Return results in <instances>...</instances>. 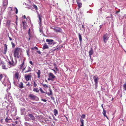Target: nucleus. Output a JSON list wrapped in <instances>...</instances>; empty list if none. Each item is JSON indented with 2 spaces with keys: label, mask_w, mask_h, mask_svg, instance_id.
<instances>
[{
  "label": "nucleus",
  "mask_w": 126,
  "mask_h": 126,
  "mask_svg": "<svg viewBox=\"0 0 126 126\" xmlns=\"http://www.w3.org/2000/svg\"><path fill=\"white\" fill-rule=\"evenodd\" d=\"M1 64H2V65H4V63L2 61H1Z\"/></svg>",
  "instance_id": "obj_49"
},
{
  "label": "nucleus",
  "mask_w": 126,
  "mask_h": 126,
  "mask_svg": "<svg viewBox=\"0 0 126 126\" xmlns=\"http://www.w3.org/2000/svg\"><path fill=\"white\" fill-rule=\"evenodd\" d=\"M42 100L44 102H46L47 101L46 100V99H42Z\"/></svg>",
  "instance_id": "obj_45"
},
{
  "label": "nucleus",
  "mask_w": 126,
  "mask_h": 126,
  "mask_svg": "<svg viewBox=\"0 0 126 126\" xmlns=\"http://www.w3.org/2000/svg\"><path fill=\"white\" fill-rule=\"evenodd\" d=\"M49 91H50L49 93H47V92L46 93V94H47L48 96H50V95H52V93L51 90L50 89Z\"/></svg>",
  "instance_id": "obj_21"
},
{
  "label": "nucleus",
  "mask_w": 126,
  "mask_h": 126,
  "mask_svg": "<svg viewBox=\"0 0 126 126\" xmlns=\"http://www.w3.org/2000/svg\"><path fill=\"white\" fill-rule=\"evenodd\" d=\"M31 71L32 69L30 68V67H28V70L26 71L25 72V73H27Z\"/></svg>",
  "instance_id": "obj_24"
},
{
  "label": "nucleus",
  "mask_w": 126,
  "mask_h": 126,
  "mask_svg": "<svg viewBox=\"0 0 126 126\" xmlns=\"http://www.w3.org/2000/svg\"><path fill=\"white\" fill-rule=\"evenodd\" d=\"M38 18H39L40 21V23L41 22V18L40 17V15L38 14Z\"/></svg>",
  "instance_id": "obj_37"
},
{
  "label": "nucleus",
  "mask_w": 126,
  "mask_h": 126,
  "mask_svg": "<svg viewBox=\"0 0 126 126\" xmlns=\"http://www.w3.org/2000/svg\"><path fill=\"white\" fill-rule=\"evenodd\" d=\"M33 7L35 8L36 10H37V6H36L34 4H33Z\"/></svg>",
  "instance_id": "obj_38"
},
{
  "label": "nucleus",
  "mask_w": 126,
  "mask_h": 126,
  "mask_svg": "<svg viewBox=\"0 0 126 126\" xmlns=\"http://www.w3.org/2000/svg\"><path fill=\"white\" fill-rule=\"evenodd\" d=\"M54 113L55 115L56 116L58 114V111L56 109H54Z\"/></svg>",
  "instance_id": "obj_22"
},
{
  "label": "nucleus",
  "mask_w": 126,
  "mask_h": 126,
  "mask_svg": "<svg viewBox=\"0 0 126 126\" xmlns=\"http://www.w3.org/2000/svg\"><path fill=\"white\" fill-rule=\"evenodd\" d=\"M14 10H16V14H17L18 13V9L16 7L14 8Z\"/></svg>",
  "instance_id": "obj_30"
},
{
  "label": "nucleus",
  "mask_w": 126,
  "mask_h": 126,
  "mask_svg": "<svg viewBox=\"0 0 126 126\" xmlns=\"http://www.w3.org/2000/svg\"><path fill=\"white\" fill-rule=\"evenodd\" d=\"M55 78V76H54L52 73L51 72L49 73V74L48 78L47 79L48 80L53 81V79Z\"/></svg>",
  "instance_id": "obj_2"
},
{
  "label": "nucleus",
  "mask_w": 126,
  "mask_h": 126,
  "mask_svg": "<svg viewBox=\"0 0 126 126\" xmlns=\"http://www.w3.org/2000/svg\"><path fill=\"white\" fill-rule=\"evenodd\" d=\"M22 23L23 29L24 30H25L26 29V28L27 27V23L25 22L22 21Z\"/></svg>",
  "instance_id": "obj_11"
},
{
  "label": "nucleus",
  "mask_w": 126,
  "mask_h": 126,
  "mask_svg": "<svg viewBox=\"0 0 126 126\" xmlns=\"http://www.w3.org/2000/svg\"><path fill=\"white\" fill-rule=\"evenodd\" d=\"M9 40L10 41L12 40V38L10 37H9Z\"/></svg>",
  "instance_id": "obj_52"
},
{
  "label": "nucleus",
  "mask_w": 126,
  "mask_h": 126,
  "mask_svg": "<svg viewBox=\"0 0 126 126\" xmlns=\"http://www.w3.org/2000/svg\"><path fill=\"white\" fill-rule=\"evenodd\" d=\"M2 69H4L5 70H7V68L6 66L4 64L2 65Z\"/></svg>",
  "instance_id": "obj_25"
},
{
  "label": "nucleus",
  "mask_w": 126,
  "mask_h": 126,
  "mask_svg": "<svg viewBox=\"0 0 126 126\" xmlns=\"http://www.w3.org/2000/svg\"><path fill=\"white\" fill-rule=\"evenodd\" d=\"M31 73H30L28 75L25 76V79L26 81H28L31 79Z\"/></svg>",
  "instance_id": "obj_7"
},
{
  "label": "nucleus",
  "mask_w": 126,
  "mask_h": 126,
  "mask_svg": "<svg viewBox=\"0 0 126 126\" xmlns=\"http://www.w3.org/2000/svg\"><path fill=\"white\" fill-rule=\"evenodd\" d=\"M2 74L0 75V80H1L2 78Z\"/></svg>",
  "instance_id": "obj_43"
},
{
  "label": "nucleus",
  "mask_w": 126,
  "mask_h": 126,
  "mask_svg": "<svg viewBox=\"0 0 126 126\" xmlns=\"http://www.w3.org/2000/svg\"><path fill=\"white\" fill-rule=\"evenodd\" d=\"M26 85L28 86H30L31 85V84L29 82H28V83L26 84Z\"/></svg>",
  "instance_id": "obj_42"
},
{
  "label": "nucleus",
  "mask_w": 126,
  "mask_h": 126,
  "mask_svg": "<svg viewBox=\"0 0 126 126\" xmlns=\"http://www.w3.org/2000/svg\"><path fill=\"white\" fill-rule=\"evenodd\" d=\"M103 25H100V26H99V27H100V29L101 28L102 26Z\"/></svg>",
  "instance_id": "obj_54"
},
{
  "label": "nucleus",
  "mask_w": 126,
  "mask_h": 126,
  "mask_svg": "<svg viewBox=\"0 0 126 126\" xmlns=\"http://www.w3.org/2000/svg\"><path fill=\"white\" fill-rule=\"evenodd\" d=\"M52 70H53V71H54V73H55V74H56V73H57V72H56V71H55V70L54 69H52Z\"/></svg>",
  "instance_id": "obj_44"
},
{
  "label": "nucleus",
  "mask_w": 126,
  "mask_h": 126,
  "mask_svg": "<svg viewBox=\"0 0 126 126\" xmlns=\"http://www.w3.org/2000/svg\"><path fill=\"white\" fill-rule=\"evenodd\" d=\"M15 123H16V124H17V122L16 121H15Z\"/></svg>",
  "instance_id": "obj_55"
},
{
  "label": "nucleus",
  "mask_w": 126,
  "mask_h": 126,
  "mask_svg": "<svg viewBox=\"0 0 126 126\" xmlns=\"http://www.w3.org/2000/svg\"><path fill=\"white\" fill-rule=\"evenodd\" d=\"M11 44H12V47L13 48L15 46V45L14 43L13 42H12Z\"/></svg>",
  "instance_id": "obj_40"
},
{
  "label": "nucleus",
  "mask_w": 126,
  "mask_h": 126,
  "mask_svg": "<svg viewBox=\"0 0 126 126\" xmlns=\"http://www.w3.org/2000/svg\"><path fill=\"white\" fill-rule=\"evenodd\" d=\"M37 73L38 75L37 78H39L40 77V74H41L40 71V70H39L37 72Z\"/></svg>",
  "instance_id": "obj_19"
},
{
  "label": "nucleus",
  "mask_w": 126,
  "mask_h": 126,
  "mask_svg": "<svg viewBox=\"0 0 126 126\" xmlns=\"http://www.w3.org/2000/svg\"><path fill=\"white\" fill-rule=\"evenodd\" d=\"M37 52L39 54H40L41 53V52H40V51L39 50H38L37 51Z\"/></svg>",
  "instance_id": "obj_50"
},
{
  "label": "nucleus",
  "mask_w": 126,
  "mask_h": 126,
  "mask_svg": "<svg viewBox=\"0 0 126 126\" xmlns=\"http://www.w3.org/2000/svg\"><path fill=\"white\" fill-rule=\"evenodd\" d=\"M29 97L32 100L37 101L39 99V98L38 97L32 94H30L29 95Z\"/></svg>",
  "instance_id": "obj_5"
},
{
  "label": "nucleus",
  "mask_w": 126,
  "mask_h": 126,
  "mask_svg": "<svg viewBox=\"0 0 126 126\" xmlns=\"http://www.w3.org/2000/svg\"><path fill=\"white\" fill-rule=\"evenodd\" d=\"M89 55L90 58H91V56L94 53L93 49L92 48H91L90 50H89Z\"/></svg>",
  "instance_id": "obj_8"
},
{
  "label": "nucleus",
  "mask_w": 126,
  "mask_h": 126,
  "mask_svg": "<svg viewBox=\"0 0 126 126\" xmlns=\"http://www.w3.org/2000/svg\"><path fill=\"white\" fill-rule=\"evenodd\" d=\"M101 107H102V108H103V109H104V108H103V104H102V105H101Z\"/></svg>",
  "instance_id": "obj_56"
},
{
  "label": "nucleus",
  "mask_w": 126,
  "mask_h": 126,
  "mask_svg": "<svg viewBox=\"0 0 126 126\" xmlns=\"http://www.w3.org/2000/svg\"><path fill=\"white\" fill-rule=\"evenodd\" d=\"M30 63L31 64V65H33V63H32V61H30Z\"/></svg>",
  "instance_id": "obj_47"
},
{
  "label": "nucleus",
  "mask_w": 126,
  "mask_h": 126,
  "mask_svg": "<svg viewBox=\"0 0 126 126\" xmlns=\"http://www.w3.org/2000/svg\"><path fill=\"white\" fill-rule=\"evenodd\" d=\"M57 48H56L54 50H53V51H55V50H56V49H57Z\"/></svg>",
  "instance_id": "obj_60"
},
{
  "label": "nucleus",
  "mask_w": 126,
  "mask_h": 126,
  "mask_svg": "<svg viewBox=\"0 0 126 126\" xmlns=\"http://www.w3.org/2000/svg\"><path fill=\"white\" fill-rule=\"evenodd\" d=\"M8 63L10 65H12V66H14L15 64L14 63V62L13 60L12 59L11 61H9L8 62Z\"/></svg>",
  "instance_id": "obj_16"
},
{
  "label": "nucleus",
  "mask_w": 126,
  "mask_h": 126,
  "mask_svg": "<svg viewBox=\"0 0 126 126\" xmlns=\"http://www.w3.org/2000/svg\"><path fill=\"white\" fill-rule=\"evenodd\" d=\"M11 120V118H8V117H7L6 118V119H5V121L7 122H8V121L9 120Z\"/></svg>",
  "instance_id": "obj_32"
},
{
  "label": "nucleus",
  "mask_w": 126,
  "mask_h": 126,
  "mask_svg": "<svg viewBox=\"0 0 126 126\" xmlns=\"http://www.w3.org/2000/svg\"><path fill=\"white\" fill-rule=\"evenodd\" d=\"M33 86L34 87H36L37 86V84L34 81H33Z\"/></svg>",
  "instance_id": "obj_39"
},
{
  "label": "nucleus",
  "mask_w": 126,
  "mask_h": 126,
  "mask_svg": "<svg viewBox=\"0 0 126 126\" xmlns=\"http://www.w3.org/2000/svg\"><path fill=\"white\" fill-rule=\"evenodd\" d=\"M21 50V48L19 47L16 48L14 50V56L15 57H17L19 58V51Z\"/></svg>",
  "instance_id": "obj_1"
},
{
  "label": "nucleus",
  "mask_w": 126,
  "mask_h": 126,
  "mask_svg": "<svg viewBox=\"0 0 126 126\" xmlns=\"http://www.w3.org/2000/svg\"><path fill=\"white\" fill-rule=\"evenodd\" d=\"M24 61H25L24 60H23V61H22V64H23V65H24Z\"/></svg>",
  "instance_id": "obj_48"
},
{
  "label": "nucleus",
  "mask_w": 126,
  "mask_h": 126,
  "mask_svg": "<svg viewBox=\"0 0 126 126\" xmlns=\"http://www.w3.org/2000/svg\"><path fill=\"white\" fill-rule=\"evenodd\" d=\"M93 79L95 82V86L97 87V86L98 81V80L99 78L96 75H95Z\"/></svg>",
  "instance_id": "obj_6"
},
{
  "label": "nucleus",
  "mask_w": 126,
  "mask_h": 126,
  "mask_svg": "<svg viewBox=\"0 0 126 126\" xmlns=\"http://www.w3.org/2000/svg\"><path fill=\"white\" fill-rule=\"evenodd\" d=\"M31 49L32 50H34L35 49H36L37 50H38V48L36 47H32L31 48Z\"/></svg>",
  "instance_id": "obj_33"
},
{
  "label": "nucleus",
  "mask_w": 126,
  "mask_h": 126,
  "mask_svg": "<svg viewBox=\"0 0 126 126\" xmlns=\"http://www.w3.org/2000/svg\"><path fill=\"white\" fill-rule=\"evenodd\" d=\"M106 111L104 110V109H103V114L104 116H106Z\"/></svg>",
  "instance_id": "obj_27"
},
{
  "label": "nucleus",
  "mask_w": 126,
  "mask_h": 126,
  "mask_svg": "<svg viewBox=\"0 0 126 126\" xmlns=\"http://www.w3.org/2000/svg\"><path fill=\"white\" fill-rule=\"evenodd\" d=\"M28 116L30 117V119L31 120H34L35 119V118L34 116L32 114H29L28 113Z\"/></svg>",
  "instance_id": "obj_9"
},
{
  "label": "nucleus",
  "mask_w": 126,
  "mask_h": 126,
  "mask_svg": "<svg viewBox=\"0 0 126 126\" xmlns=\"http://www.w3.org/2000/svg\"><path fill=\"white\" fill-rule=\"evenodd\" d=\"M81 117L84 119L85 117V115L84 114H82L81 116Z\"/></svg>",
  "instance_id": "obj_41"
},
{
  "label": "nucleus",
  "mask_w": 126,
  "mask_h": 126,
  "mask_svg": "<svg viewBox=\"0 0 126 126\" xmlns=\"http://www.w3.org/2000/svg\"><path fill=\"white\" fill-rule=\"evenodd\" d=\"M48 47L47 45L46 44V43L44 44L43 45V49H48Z\"/></svg>",
  "instance_id": "obj_13"
},
{
  "label": "nucleus",
  "mask_w": 126,
  "mask_h": 126,
  "mask_svg": "<svg viewBox=\"0 0 126 126\" xmlns=\"http://www.w3.org/2000/svg\"><path fill=\"white\" fill-rule=\"evenodd\" d=\"M123 87H124V89L126 90V83H125L123 85Z\"/></svg>",
  "instance_id": "obj_35"
},
{
  "label": "nucleus",
  "mask_w": 126,
  "mask_h": 126,
  "mask_svg": "<svg viewBox=\"0 0 126 126\" xmlns=\"http://www.w3.org/2000/svg\"><path fill=\"white\" fill-rule=\"evenodd\" d=\"M23 3L24 5L25 4V5H26V7L28 8L29 9H30V6H29L28 5V4H27L26 3H25L24 2Z\"/></svg>",
  "instance_id": "obj_29"
},
{
  "label": "nucleus",
  "mask_w": 126,
  "mask_h": 126,
  "mask_svg": "<svg viewBox=\"0 0 126 126\" xmlns=\"http://www.w3.org/2000/svg\"><path fill=\"white\" fill-rule=\"evenodd\" d=\"M29 51V50H28L27 51V53H28Z\"/></svg>",
  "instance_id": "obj_59"
},
{
  "label": "nucleus",
  "mask_w": 126,
  "mask_h": 126,
  "mask_svg": "<svg viewBox=\"0 0 126 126\" xmlns=\"http://www.w3.org/2000/svg\"><path fill=\"white\" fill-rule=\"evenodd\" d=\"M77 3L78 5L79 8L81 7L82 4L80 1L78 0L77 1Z\"/></svg>",
  "instance_id": "obj_14"
},
{
  "label": "nucleus",
  "mask_w": 126,
  "mask_h": 126,
  "mask_svg": "<svg viewBox=\"0 0 126 126\" xmlns=\"http://www.w3.org/2000/svg\"><path fill=\"white\" fill-rule=\"evenodd\" d=\"M40 91H41V93H45V92H44L43 90L41 88H40Z\"/></svg>",
  "instance_id": "obj_36"
},
{
  "label": "nucleus",
  "mask_w": 126,
  "mask_h": 126,
  "mask_svg": "<svg viewBox=\"0 0 126 126\" xmlns=\"http://www.w3.org/2000/svg\"><path fill=\"white\" fill-rule=\"evenodd\" d=\"M23 64H21L20 65V69H22V67H23Z\"/></svg>",
  "instance_id": "obj_46"
},
{
  "label": "nucleus",
  "mask_w": 126,
  "mask_h": 126,
  "mask_svg": "<svg viewBox=\"0 0 126 126\" xmlns=\"http://www.w3.org/2000/svg\"><path fill=\"white\" fill-rule=\"evenodd\" d=\"M46 41L48 42V44L50 45L51 46H53L56 43V42L54 41L52 39H46Z\"/></svg>",
  "instance_id": "obj_4"
},
{
  "label": "nucleus",
  "mask_w": 126,
  "mask_h": 126,
  "mask_svg": "<svg viewBox=\"0 0 126 126\" xmlns=\"http://www.w3.org/2000/svg\"><path fill=\"white\" fill-rule=\"evenodd\" d=\"M79 37V41L80 42H81L82 40V37L80 33H78Z\"/></svg>",
  "instance_id": "obj_18"
},
{
  "label": "nucleus",
  "mask_w": 126,
  "mask_h": 126,
  "mask_svg": "<svg viewBox=\"0 0 126 126\" xmlns=\"http://www.w3.org/2000/svg\"><path fill=\"white\" fill-rule=\"evenodd\" d=\"M80 121L81 124H84V120L82 119H80Z\"/></svg>",
  "instance_id": "obj_34"
},
{
  "label": "nucleus",
  "mask_w": 126,
  "mask_h": 126,
  "mask_svg": "<svg viewBox=\"0 0 126 126\" xmlns=\"http://www.w3.org/2000/svg\"><path fill=\"white\" fill-rule=\"evenodd\" d=\"M54 120H55V121H57V119H55V118Z\"/></svg>",
  "instance_id": "obj_63"
},
{
  "label": "nucleus",
  "mask_w": 126,
  "mask_h": 126,
  "mask_svg": "<svg viewBox=\"0 0 126 126\" xmlns=\"http://www.w3.org/2000/svg\"><path fill=\"white\" fill-rule=\"evenodd\" d=\"M54 29L56 32H60L62 31L61 29L59 27H56Z\"/></svg>",
  "instance_id": "obj_12"
},
{
  "label": "nucleus",
  "mask_w": 126,
  "mask_h": 126,
  "mask_svg": "<svg viewBox=\"0 0 126 126\" xmlns=\"http://www.w3.org/2000/svg\"><path fill=\"white\" fill-rule=\"evenodd\" d=\"M82 27L83 28H84V26L83 25H82Z\"/></svg>",
  "instance_id": "obj_57"
},
{
  "label": "nucleus",
  "mask_w": 126,
  "mask_h": 126,
  "mask_svg": "<svg viewBox=\"0 0 126 126\" xmlns=\"http://www.w3.org/2000/svg\"><path fill=\"white\" fill-rule=\"evenodd\" d=\"M11 21L10 20H8L7 22V24L8 26H9L10 24Z\"/></svg>",
  "instance_id": "obj_26"
},
{
  "label": "nucleus",
  "mask_w": 126,
  "mask_h": 126,
  "mask_svg": "<svg viewBox=\"0 0 126 126\" xmlns=\"http://www.w3.org/2000/svg\"><path fill=\"white\" fill-rule=\"evenodd\" d=\"M84 124H81V125L80 126H83Z\"/></svg>",
  "instance_id": "obj_61"
},
{
  "label": "nucleus",
  "mask_w": 126,
  "mask_h": 126,
  "mask_svg": "<svg viewBox=\"0 0 126 126\" xmlns=\"http://www.w3.org/2000/svg\"><path fill=\"white\" fill-rule=\"evenodd\" d=\"M30 29H29V30L28 33V34L29 35V36L30 37L28 38V41H29L30 40V37H31V35H30Z\"/></svg>",
  "instance_id": "obj_31"
},
{
  "label": "nucleus",
  "mask_w": 126,
  "mask_h": 126,
  "mask_svg": "<svg viewBox=\"0 0 126 126\" xmlns=\"http://www.w3.org/2000/svg\"><path fill=\"white\" fill-rule=\"evenodd\" d=\"M19 87L21 88H22L24 87L23 83L21 82L19 84Z\"/></svg>",
  "instance_id": "obj_20"
},
{
  "label": "nucleus",
  "mask_w": 126,
  "mask_h": 126,
  "mask_svg": "<svg viewBox=\"0 0 126 126\" xmlns=\"http://www.w3.org/2000/svg\"><path fill=\"white\" fill-rule=\"evenodd\" d=\"M51 99H52V100L53 101H54V97H51Z\"/></svg>",
  "instance_id": "obj_51"
},
{
  "label": "nucleus",
  "mask_w": 126,
  "mask_h": 126,
  "mask_svg": "<svg viewBox=\"0 0 126 126\" xmlns=\"http://www.w3.org/2000/svg\"><path fill=\"white\" fill-rule=\"evenodd\" d=\"M105 117H106L108 119V117L106 116H105Z\"/></svg>",
  "instance_id": "obj_62"
},
{
  "label": "nucleus",
  "mask_w": 126,
  "mask_h": 126,
  "mask_svg": "<svg viewBox=\"0 0 126 126\" xmlns=\"http://www.w3.org/2000/svg\"><path fill=\"white\" fill-rule=\"evenodd\" d=\"M8 2L7 0H4L3 2V5L6 6L8 4Z\"/></svg>",
  "instance_id": "obj_15"
},
{
  "label": "nucleus",
  "mask_w": 126,
  "mask_h": 126,
  "mask_svg": "<svg viewBox=\"0 0 126 126\" xmlns=\"http://www.w3.org/2000/svg\"><path fill=\"white\" fill-rule=\"evenodd\" d=\"M23 16L24 18H26V16L25 15H24Z\"/></svg>",
  "instance_id": "obj_58"
},
{
  "label": "nucleus",
  "mask_w": 126,
  "mask_h": 126,
  "mask_svg": "<svg viewBox=\"0 0 126 126\" xmlns=\"http://www.w3.org/2000/svg\"><path fill=\"white\" fill-rule=\"evenodd\" d=\"M41 84L42 85L43 87L45 88H48V86L46 84H44L42 83H41Z\"/></svg>",
  "instance_id": "obj_28"
},
{
  "label": "nucleus",
  "mask_w": 126,
  "mask_h": 126,
  "mask_svg": "<svg viewBox=\"0 0 126 126\" xmlns=\"http://www.w3.org/2000/svg\"><path fill=\"white\" fill-rule=\"evenodd\" d=\"M53 118L54 119H55V117L54 116H53Z\"/></svg>",
  "instance_id": "obj_64"
},
{
  "label": "nucleus",
  "mask_w": 126,
  "mask_h": 126,
  "mask_svg": "<svg viewBox=\"0 0 126 126\" xmlns=\"http://www.w3.org/2000/svg\"><path fill=\"white\" fill-rule=\"evenodd\" d=\"M33 91L37 92H38L39 91V90L37 88H34L33 90Z\"/></svg>",
  "instance_id": "obj_23"
},
{
  "label": "nucleus",
  "mask_w": 126,
  "mask_h": 126,
  "mask_svg": "<svg viewBox=\"0 0 126 126\" xmlns=\"http://www.w3.org/2000/svg\"><path fill=\"white\" fill-rule=\"evenodd\" d=\"M5 47L4 49V54H5L7 50V46L6 44H4V45Z\"/></svg>",
  "instance_id": "obj_17"
},
{
  "label": "nucleus",
  "mask_w": 126,
  "mask_h": 126,
  "mask_svg": "<svg viewBox=\"0 0 126 126\" xmlns=\"http://www.w3.org/2000/svg\"><path fill=\"white\" fill-rule=\"evenodd\" d=\"M3 120V119H1L0 120V121L1 122V123H2Z\"/></svg>",
  "instance_id": "obj_53"
},
{
  "label": "nucleus",
  "mask_w": 126,
  "mask_h": 126,
  "mask_svg": "<svg viewBox=\"0 0 126 126\" xmlns=\"http://www.w3.org/2000/svg\"><path fill=\"white\" fill-rule=\"evenodd\" d=\"M110 36L109 34L106 33L104 34L103 36V40L105 43H106L107 41Z\"/></svg>",
  "instance_id": "obj_3"
},
{
  "label": "nucleus",
  "mask_w": 126,
  "mask_h": 126,
  "mask_svg": "<svg viewBox=\"0 0 126 126\" xmlns=\"http://www.w3.org/2000/svg\"><path fill=\"white\" fill-rule=\"evenodd\" d=\"M19 73L18 72H16L14 76V78L15 79H18L19 77Z\"/></svg>",
  "instance_id": "obj_10"
}]
</instances>
